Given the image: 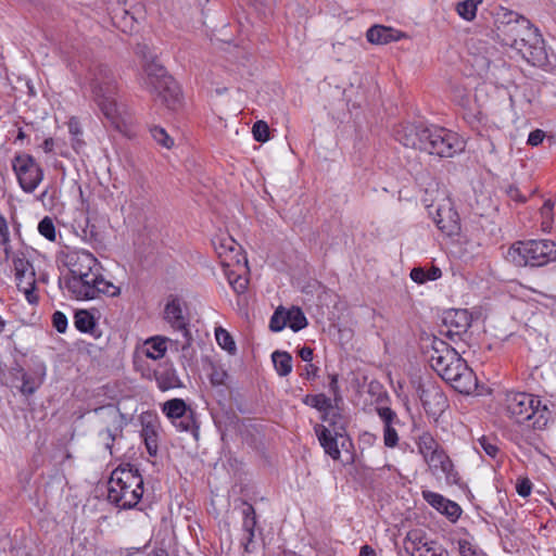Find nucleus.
Masks as SVG:
<instances>
[{"instance_id":"obj_1","label":"nucleus","mask_w":556,"mask_h":556,"mask_svg":"<svg viewBox=\"0 0 556 556\" xmlns=\"http://www.w3.org/2000/svg\"><path fill=\"white\" fill-rule=\"evenodd\" d=\"M70 275L64 283L67 291L77 300H93L100 294L117 296L119 287L105 280L101 273V264L92 253L78 250L67 255Z\"/></svg>"},{"instance_id":"obj_2","label":"nucleus","mask_w":556,"mask_h":556,"mask_svg":"<svg viewBox=\"0 0 556 556\" xmlns=\"http://www.w3.org/2000/svg\"><path fill=\"white\" fill-rule=\"evenodd\" d=\"M394 138L402 146L440 157H453L465 150L464 139L456 132L434 125L405 123L394 128Z\"/></svg>"},{"instance_id":"obj_3","label":"nucleus","mask_w":556,"mask_h":556,"mask_svg":"<svg viewBox=\"0 0 556 556\" xmlns=\"http://www.w3.org/2000/svg\"><path fill=\"white\" fill-rule=\"evenodd\" d=\"M426 354L432 369L454 390L462 394H471L476 391L478 381L473 370L445 341L433 337Z\"/></svg>"},{"instance_id":"obj_4","label":"nucleus","mask_w":556,"mask_h":556,"mask_svg":"<svg viewBox=\"0 0 556 556\" xmlns=\"http://www.w3.org/2000/svg\"><path fill=\"white\" fill-rule=\"evenodd\" d=\"M87 81L92 100L104 117L117 129L124 124L123 105L118 103V83L113 71L105 64L89 68Z\"/></svg>"},{"instance_id":"obj_5","label":"nucleus","mask_w":556,"mask_h":556,"mask_svg":"<svg viewBox=\"0 0 556 556\" xmlns=\"http://www.w3.org/2000/svg\"><path fill=\"white\" fill-rule=\"evenodd\" d=\"M136 54L143 61L142 86L168 109L176 110L180 103V90L176 81L155 61V55L147 45H137Z\"/></svg>"},{"instance_id":"obj_6","label":"nucleus","mask_w":556,"mask_h":556,"mask_svg":"<svg viewBox=\"0 0 556 556\" xmlns=\"http://www.w3.org/2000/svg\"><path fill=\"white\" fill-rule=\"evenodd\" d=\"M108 500L122 509L134 508L143 494V478L130 464L116 467L109 479Z\"/></svg>"},{"instance_id":"obj_7","label":"nucleus","mask_w":556,"mask_h":556,"mask_svg":"<svg viewBox=\"0 0 556 556\" xmlns=\"http://www.w3.org/2000/svg\"><path fill=\"white\" fill-rule=\"evenodd\" d=\"M504 407L507 416L517 424H527L534 430L546 427L551 412L538 396L526 392L506 393Z\"/></svg>"},{"instance_id":"obj_8","label":"nucleus","mask_w":556,"mask_h":556,"mask_svg":"<svg viewBox=\"0 0 556 556\" xmlns=\"http://www.w3.org/2000/svg\"><path fill=\"white\" fill-rule=\"evenodd\" d=\"M416 445L433 476L442 475L447 485L460 484L462 478L453 460L430 432L421 433L416 441Z\"/></svg>"},{"instance_id":"obj_9","label":"nucleus","mask_w":556,"mask_h":556,"mask_svg":"<svg viewBox=\"0 0 556 556\" xmlns=\"http://www.w3.org/2000/svg\"><path fill=\"white\" fill-rule=\"evenodd\" d=\"M516 266H544L556 261V242L547 239L517 241L505 255Z\"/></svg>"},{"instance_id":"obj_10","label":"nucleus","mask_w":556,"mask_h":556,"mask_svg":"<svg viewBox=\"0 0 556 556\" xmlns=\"http://www.w3.org/2000/svg\"><path fill=\"white\" fill-rule=\"evenodd\" d=\"M94 415L102 427L98 432V438L112 455L115 440L123 437L124 427L126 425L125 417L119 409L112 404L96 408Z\"/></svg>"},{"instance_id":"obj_11","label":"nucleus","mask_w":556,"mask_h":556,"mask_svg":"<svg viewBox=\"0 0 556 556\" xmlns=\"http://www.w3.org/2000/svg\"><path fill=\"white\" fill-rule=\"evenodd\" d=\"M12 167L23 191L31 193L43 179V170L34 156L18 153L12 160Z\"/></svg>"},{"instance_id":"obj_12","label":"nucleus","mask_w":556,"mask_h":556,"mask_svg":"<svg viewBox=\"0 0 556 556\" xmlns=\"http://www.w3.org/2000/svg\"><path fill=\"white\" fill-rule=\"evenodd\" d=\"M504 16L507 20L501 21L497 25L498 37L503 45L511 48L522 37L533 38L530 33L532 24L529 20L514 12H507Z\"/></svg>"},{"instance_id":"obj_13","label":"nucleus","mask_w":556,"mask_h":556,"mask_svg":"<svg viewBox=\"0 0 556 556\" xmlns=\"http://www.w3.org/2000/svg\"><path fill=\"white\" fill-rule=\"evenodd\" d=\"M428 213L443 233L448 237L458 235L460 230L459 216L448 199L443 200L442 203L429 205Z\"/></svg>"},{"instance_id":"obj_14","label":"nucleus","mask_w":556,"mask_h":556,"mask_svg":"<svg viewBox=\"0 0 556 556\" xmlns=\"http://www.w3.org/2000/svg\"><path fill=\"white\" fill-rule=\"evenodd\" d=\"M417 393L428 416H440L448 406L444 392L432 381L419 382Z\"/></svg>"},{"instance_id":"obj_15","label":"nucleus","mask_w":556,"mask_h":556,"mask_svg":"<svg viewBox=\"0 0 556 556\" xmlns=\"http://www.w3.org/2000/svg\"><path fill=\"white\" fill-rule=\"evenodd\" d=\"M471 323L472 317L467 309H448L443 315V326L446 330H442L441 333L451 341L457 342V340H463V336L467 334Z\"/></svg>"},{"instance_id":"obj_16","label":"nucleus","mask_w":556,"mask_h":556,"mask_svg":"<svg viewBox=\"0 0 556 556\" xmlns=\"http://www.w3.org/2000/svg\"><path fill=\"white\" fill-rule=\"evenodd\" d=\"M164 319L170 325L174 330L180 331L184 337L181 342V350L190 346L192 336L188 328L189 321L184 314L182 302L178 298H172L165 305Z\"/></svg>"},{"instance_id":"obj_17","label":"nucleus","mask_w":556,"mask_h":556,"mask_svg":"<svg viewBox=\"0 0 556 556\" xmlns=\"http://www.w3.org/2000/svg\"><path fill=\"white\" fill-rule=\"evenodd\" d=\"M162 410L178 430L193 431L197 429L193 410L187 407L184 400H168L163 404Z\"/></svg>"},{"instance_id":"obj_18","label":"nucleus","mask_w":556,"mask_h":556,"mask_svg":"<svg viewBox=\"0 0 556 556\" xmlns=\"http://www.w3.org/2000/svg\"><path fill=\"white\" fill-rule=\"evenodd\" d=\"M530 33L533 38L522 37L511 48L528 62L538 64L545 59L544 41L538 28L533 25L530 26Z\"/></svg>"},{"instance_id":"obj_19","label":"nucleus","mask_w":556,"mask_h":556,"mask_svg":"<svg viewBox=\"0 0 556 556\" xmlns=\"http://www.w3.org/2000/svg\"><path fill=\"white\" fill-rule=\"evenodd\" d=\"M403 547L409 556H450L441 546L427 542L418 530H412L406 534Z\"/></svg>"},{"instance_id":"obj_20","label":"nucleus","mask_w":556,"mask_h":556,"mask_svg":"<svg viewBox=\"0 0 556 556\" xmlns=\"http://www.w3.org/2000/svg\"><path fill=\"white\" fill-rule=\"evenodd\" d=\"M213 244L224 266L230 267L233 264H240L242 260L247 264V260L241 253V247L232 237L228 235L217 237L213 240Z\"/></svg>"},{"instance_id":"obj_21","label":"nucleus","mask_w":556,"mask_h":556,"mask_svg":"<svg viewBox=\"0 0 556 556\" xmlns=\"http://www.w3.org/2000/svg\"><path fill=\"white\" fill-rule=\"evenodd\" d=\"M344 426L341 425L338 429L332 432L328 427L324 425H316L314 431L325 453L329 455L333 460L340 459L341 452L338 445L339 439H344L342 431Z\"/></svg>"},{"instance_id":"obj_22","label":"nucleus","mask_w":556,"mask_h":556,"mask_svg":"<svg viewBox=\"0 0 556 556\" xmlns=\"http://www.w3.org/2000/svg\"><path fill=\"white\" fill-rule=\"evenodd\" d=\"M422 497L431 507L453 522H455L462 515L463 510L456 502L451 501L439 493L425 490L422 491Z\"/></svg>"},{"instance_id":"obj_23","label":"nucleus","mask_w":556,"mask_h":556,"mask_svg":"<svg viewBox=\"0 0 556 556\" xmlns=\"http://www.w3.org/2000/svg\"><path fill=\"white\" fill-rule=\"evenodd\" d=\"M141 438L150 456H156L159 451L157 420L152 415L141 416Z\"/></svg>"},{"instance_id":"obj_24","label":"nucleus","mask_w":556,"mask_h":556,"mask_svg":"<svg viewBox=\"0 0 556 556\" xmlns=\"http://www.w3.org/2000/svg\"><path fill=\"white\" fill-rule=\"evenodd\" d=\"M167 344L174 348L175 351L181 349V343L178 340H172L165 337L156 336L148 339L144 342L146 355L151 359L162 358L167 350Z\"/></svg>"},{"instance_id":"obj_25","label":"nucleus","mask_w":556,"mask_h":556,"mask_svg":"<svg viewBox=\"0 0 556 556\" xmlns=\"http://www.w3.org/2000/svg\"><path fill=\"white\" fill-rule=\"evenodd\" d=\"M403 36L401 31L383 25H374L366 33L367 40L374 45H387L400 40Z\"/></svg>"},{"instance_id":"obj_26","label":"nucleus","mask_w":556,"mask_h":556,"mask_svg":"<svg viewBox=\"0 0 556 556\" xmlns=\"http://www.w3.org/2000/svg\"><path fill=\"white\" fill-rule=\"evenodd\" d=\"M13 265L17 287L20 285L29 286V283H36L35 269L23 254H16L13 257Z\"/></svg>"},{"instance_id":"obj_27","label":"nucleus","mask_w":556,"mask_h":556,"mask_svg":"<svg viewBox=\"0 0 556 556\" xmlns=\"http://www.w3.org/2000/svg\"><path fill=\"white\" fill-rule=\"evenodd\" d=\"M242 529L247 533L244 549L249 552V545L254 540V530L257 523L256 513L254 507L248 502H242Z\"/></svg>"},{"instance_id":"obj_28","label":"nucleus","mask_w":556,"mask_h":556,"mask_svg":"<svg viewBox=\"0 0 556 556\" xmlns=\"http://www.w3.org/2000/svg\"><path fill=\"white\" fill-rule=\"evenodd\" d=\"M21 375L22 386L20 391L24 395L34 394L43 382V372H26L24 369H18Z\"/></svg>"},{"instance_id":"obj_29","label":"nucleus","mask_w":556,"mask_h":556,"mask_svg":"<svg viewBox=\"0 0 556 556\" xmlns=\"http://www.w3.org/2000/svg\"><path fill=\"white\" fill-rule=\"evenodd\" d=\"M155 379L162 391L181 387L180 379L176 370L172 367H165L162 370L156 371Z\"/></svg>"},{"instance_id":"obj_30","label":"nucleus","mask_w":556,"mask_h":556,"mask_svg":"<svg viewBox=\"0 0 556 556\" xmlns=\"http://www.w3.org/2000/svg\"><path fill=\"white\" fill-rule=\"evenodd\" d=\"M271 359L277 370V374L281 377L288 376L292 370V357L288 352L275 351L271 354Z\"/></svg>"},{"instance_id":"obj_31","label":"nucleus","mask_w":556,"mask_h":556,"mask_svg":"<svg viewBox=\"0 0 556 556\" xmlns=\"http://www.w3.org/2000/svg\"><path fill=\"white\" fill-rule=\"evenodd\" d=\"M285 317H287L288 326L293 331H300L307 326V319L300 307L293 306L287 311Z\"/></svg>"},{"instance_id":"obj_32","label":"nucleus","mask_w":556,"mask_h":556,"mask_svg":"<svg viewBox=\"0 0 556 556\" xmlns=\"http://www.w3.org/2000/svg\"><path fill=\"white\" fill-rule=\"evenodd\" d=\"M482 0H464L457 3L456 12L466 21H472L477 15V8Z\"/></svg>"},{"instance_id":"obj_33","label":"nucleus","mask_w":556,"mask_h":556,"mask_svg":"<svg viewBox=\"0 0 556 556\" xmlns=\"http://www.w3.org/2000/svg\"><path fill=\"white\" fill-rule=\"evenodd\" d=\"M215 338H216V341L218 343V345L227 351L229 354H235L236 351H237V346H236V343L232 339V337L230 336V333L222 328V327H217L215 329Z\"/></svg>"},{"instance_id":"obj_34","label":"nucleus","mask_w":556,"mask_h":556,"mask_svg":"<svg viewBox=\"0 0 556 556\" xmlns=\"http://www.w3.org/2000/svg\"><path fill=\"white\" fill-rule=\"evenodd\" d=\"M304 403L326 414L329 409L332 408L331 400L323 393L307 395L304 400Z\"/></svg>"},{"instance_id":"obj_35","label":"nucleus","mask_w":556,"mask_h":556,"mask_svg":"<svg viewBox=\"0 0 556 556\" xmlns=\"http://www.w3.org/2000/svg\"><path fill=\"white\" fill-rule=\"evenodd\" d=\"M75 326L81 332H88L94 327V319L87 311H79L75 315Z\"/></svg>"},{"instance_id":"obj_36","label":"nucleus","mask_w":556,"mask_h":556,"mask_svg":"<svg viewBox=\"0 0 556 556\" xmlns=\"http://www.w3.org/2000/svg\"><path fill=\"white\" fill-rule=\"evenodd\" d=\"M151 136L162 147L170 149L174 146L173 138L166 132V130L160 126H153L150 128Z\"/></svg>"},{"instance_id":"obj_37","label":"nucleus","mask_w":556,"mask_h":556,"mask_svg":"<svg viewBox=\"0 0 556 556\" xmlns=\"http://www.w3.org/2000/svg\"><path fill=\"white\" fill-rule=\"evenodd\" d=\"M38 231L49 241H55V226L52 218L46 216L38 224Z\"/></svg>"},{"instance_id":"obj_38","label":"nucleus","mask_w":556,"mask_h":556,"mask_svg":"<svg viewBox=\"0 0 556 556\" xmlns=\"http://www.w3.org/2000/svg\"><path fill=\"white\" fill-rule=\"evenodd\" d=\"M286 313L287 312H285L283 308H277L274 312L269 321V329L271 331H281L288 325L287 317H285Z\"/></svg>"},{"instance_id":"obj_39","label":"nucleus","mask_w":556,"mask_h":556,"mask_svg":"<svg viewBox=\"0 0 556 556\" xmlns=\"http://www.w3.org/2000/svg\"><path fill=\"white\" fill-rule=\"evenodd\" d=\"M555 203L552 200H546L542 205L540 213L543 218L542 228L544 230L551 229L553 223V208Z\"/></svg>"},{"instance_id":"obj_40","label":"nucleus","mask_w":556,"mask_h":556,"mask_svg":"<svg viewBox=\"0 0 556 556\" xmlns=\"http://www.w3.org/2000/svg\"><path fill=\"white\" fill-rule=\"evenodd\" d=\"M253 137L258 142H265L269 139V127L266 122L257 121L252 127Z\"/></svg>"},{"instance_id":"obj_41","label":"nucleus","mask_w":556,"mask_h":556,"mask_svg":"<svg viewBox=\"0 0 556 556\" xmlns=\"http://www.w3.org/2000/svg\"><path fill=\"white\" fill-rule=\"evenodd\" d=\"M68 130H70V134L73 136L72 146L75 150H77L83 144V141L79 139V136H81L83 131H81L80 125L77 119H75V118L70 119Z\"/></svg>"},{"instance_id":"obj_42","label":"nucleus","mask_w":556,"mask_h":556,"mask_svg":"<svg viewBox=\"0 0 556 556\" xmlns=\"http://www.w3.org/2000/svg\"><path fill=\"white\" fill-rule=\"evenodd\" d=\"M399 442V435L393 425L383 427V443L387 447H395Z\"/></svg>"},{"instance_id":"obj_43","label":"nucleus","mask_w":556,"mask_h":556,"mask_svg":"<svg viewBox=\"0 0 556 556\" xmlns=\"http://www.w3.org/2000/svg\"><path fill=\"white\" fill-rule=\"evenodd\" d=\"M376 412L380 419L383 421V426L387 425H393L395 421H397V416L394 410H392L390 407H376Z\"/></svg>"},{"instance_id":"obj_44","label":"nucleus","mask_w":556,"mask_h":556,"mask_svg":"<svg viewBox=\"0 0 556 556\" xmlns=\"http://www.w3.org/2000/svg\"><path fill=\"white\" fill-rule=\"evenodd\" d=\"M17 289L24 293L25 299L31 305H35L39 301V296L36 293V283H29V286L20 285Z\"/></svg>"},{"instance_id":"obj_45","label":"nucleus","mask_w":556,"mask_h":556,"mask_svg":"<svg viewBox=\"0 0 556 556\" xmlns=\"http://www.w3.org/2000/svg\"><path fill=\"white\" fill-rule=\"evenodd\" d=\"M479 446L490 457L494 458L498 453V447L495 443L489 440L486 437H482L478 440Z\"/></svg>"},{"instance_id":"obj_46","label":"nucleus","mask_w":556,"mask_h":556,"mask_svg":"<svg viewBox=\"0 0 556 556\" xmlns=\"http://www.w3.org/2000/svg\"><path fill=\"white\" fill-rule=\"evenodd\" d=\"M458 549L460 556H485L483 553L478 552L471 543L466 540L458 541Z\"/></svg>"},{"instance_id":"obj_47","label":"nucleus","mask_w":556,"mask_h":556,"mask_svg":"<svg viewBox=\"0 0 556 556\" xmlns=\"http://www.w3.org/2000/svg\"><path fill=\"white\" fill-rule=\"evenodd\" d=\"M53 327L60 332L64 333L67 328V317L62 312H54L52 315Z\"/></svg>"},{"instance_id":"obj_48","label":"nucleus","mask_w":556,"mask_h":556,"mask_svg":"<svg viewBox=\"0 0 556 556\" xmlns=\"http://www.w3.org/2000/svg\"><path fill=\"white\" fill-rule=\"evenodd\" d=\"M228 281L232 286L237 293H242L247 289L248 281L241 278L239 275L236 276V280H232V273H227Z\"/></svg>"},{"instance_id":"obj_49","label":"nucleus","mask_w":556,"mask_h":556,"mask_svg":"<svg viewBox=\"0 0 556 556\" xmlns=\"http://www.w3.org/2000/svg\"><path fill=\"white\" fill-rule=\"evenodd\" d=\"M544 137H545V134L543 130L535 129L530 132V135L528 137V144H530L532 147H536L543 141Z\"/></svg>"},{"instance_id":"obj_50","label":"nucleus","mask_w":556,"mask_h":556,"mask_svg":"<svg viewBox=\"0 0 556 556\" xmlns=\"http://www.w3.org/2000/svg\"><path fill=\"white\" fill-rule=\"evenodd\" d=\"M410 278L417 283H425L428 281L426 269L421 267H415L410 271Z\"/></svg>"},{"instance_id":"obj_51","label":"nucleus","mask_w":556,"mask_h":556,"mask_svg":"<svg viewBox=\"0 0 556 556\" xmlns=\"http://www.w3.org/2000/svg\"><path fill=\"white\" fill-rule=\"evenodd\" d=\"M506 193L507 195L516 201V202H519V203H523L526 202V197H523L521 193H520V190L518 189V187L514 186V185H510L507 187L506 189Z\"/></svg>"},{"instance_id":"obj_52","label":"nucleus","mask_w":556,"mask_h":556,"mask_svg":"<svg viewBox=\"0 0 556 556\" xmlns=\"http://www.w3.org/2000/svg\"><path fill=\"white\" fill-rule=\"evenodd\" d=\"M318 375V367L314 364H306L301 372V376L307 380H314Z\"/></svg>"},{"instance_id":"obj_53","label":"nucleus","mask_w":556,"mask_h":556,"mask_svg":"<svg viewBox=\"0 0 556 556\" xmlns=\"http://www.w3.org/2000/svg\"><path fill=\"white\" fill-rule=\"evenodd\" d=\"M517 492L520 496L526 497L531 493V483L529 480H523L517 484Z\"/></svg>"},{"instance_id":"obj_54","label":"nucleus","mask_w":556,"mask_h":556,"mask_svg":"<svg viewBox=\"0 0 556 556\" xmlns=\"http://www.w3.org/2000/svg\"><path fill=\"white\" fill-rule=\"evenodd\" d=\"M299 356L302 358V361L307 362L308 364H311L309 362L313 359V350L311 348H308V346H303L299 351Z\"/></svg>"},{"instance_id":"obj_55","label":"nucleus","mask_w":556,"mask_h":556,"mask_svg":"<svg viewBox=\"0 0 556 556\" xmlns=\"http://www.w3.org/2000/svg\"><path fill=\"white\" fill-rule=\"evenodd\" d=\"M329 389L333 393L334 397L339 395V384H338V375L333 374L329 376Z\"/></svg>"},{"instance_id":"obj_56","label":"nucleus","mask_w":556,"mask_h":556,"mask_svg":"<svg viewBox=\"0 0 556 556\" xmlns=\"http://www.w3.org/2000/svg\"><path fill=\"white\" fill-rule=\"evenodd\" d=\"M428 280H437L441 277L442 271L439 267L432 266L429 270H426Z\"/></svg>"},{"instance_id":"obj_57","label":"nucleus","mask_w":556,"mask_h":556,"mask_svg":"<svg viewBox=\"0 0 556 556\" xmlns=\"http://www.w3.org/2000/svg\"><path fill=\"white\" fill-rule=\"evenodd\" d=\"M359 556H377V554L372 547L364 545L361 547Z\"/></svg>"},{"instance_id":"obj_58","label":"nucleus","mask_w":556,"mask_h":556,"mask_svg":"<svg viewBox=\"0 0 556 556\" xmlns=\"http://www.w3.org/2000/svg\"><path fill=\"white\" fill-rule=\"evenodd\" d=\"M54 141L52 138H47L42 143V149L45 152L49 153L53 150Z\"/></svg>"},{"instance_id":"obj_59","label":"nucleus","mask_w":556,"mask_h":556,"mask_svg":"<svg viewBox=\"0 0 556 556\" xmlns=\"http://www.w3.org/2000/svg\"><path fill=\"white\" fill-rule=\"evenodd\" d=\"M0 237H1V243H5L9 240L7 225L4 223L0 224Z\"/></svg>"},{"instance_id":"obj_60","label":"nucleus","mask_w":556,"mask_h":556,"mask_svg":"<svg viewBox=\"0 0 556 556\" xmlns=\"http://www.w3.org/2000/svg\"><path fill=\"white\" fill-rule=\"evenodd\" d=\"M337 416H338L337 414H333L331 419H328L327 415L324 416V420L329 421V426L333 427V431L340 427V426H337V419H336Z\"/></svg>"},{"instance_id":"obj_61","label":"nucleus","mask_w":556,"mask_h":556,"mask_svg":"<svg viewBox=\"0 0 556 556\" xmlns=\"http://www.w3.org/2000/svg\"><path fill=\"white\" fill-rule=\"evenodd\" d=\"M148 556H168V553L163 548H159L152 551Z\"/></svg>"},{"instance_id":"obj_62","label":"nucleus","mask_w":556,"mask_h":556,"mask_svg":"<svg viewBox=\"0 0 556 556\" xmlns=\"http://www.w3.org/2000/svg\"><path fill=\"white\" fill-rule=\"evenodd\" d=\"M223 376H225V372L222 374L219 377L218 374L212 376V383L213 384H222L223 383Z\"/></svg>"},{"instance_id":"obj_63","label":"nucleus","mask_w":556,"mask_h":556,"mask_svg":"<svg viewBox=\"0 0 556 556\" xmlns=\"http://www.w3.org/2000/svg\"><path fill=\"white\" fill-rule=\"evenodd\" d=\"M4 327H5V321L0 316V333L4 330Z\"/></svg>"},{"instance_id":"obj_64","label":"nucleus","mask_w":556,"mask_h":556,"mask_svg":"<svg viewBox=\"0 0 556 556\" xmlns=\"http://www.w3.org/2000/svg\"><path fill=\"white\" fill-rule=\"evenodd\" d=\"M25 138V134L22 129H20L18 134H17V139L18 140H23Z\"/></svg>"}]
</instances>
